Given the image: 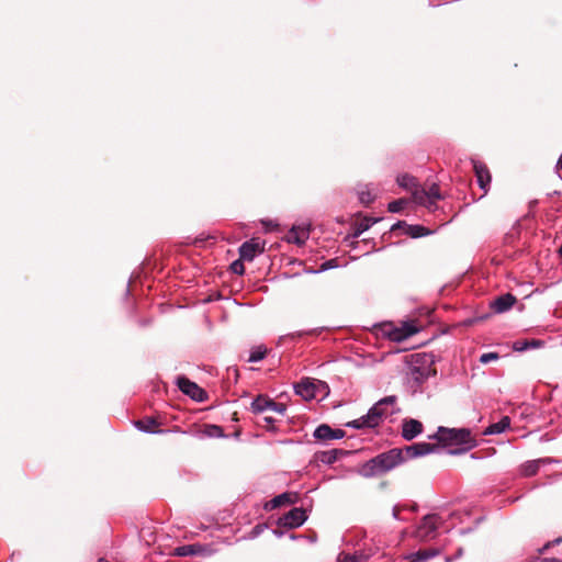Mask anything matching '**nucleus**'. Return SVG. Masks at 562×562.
<instances>
[{
    "label": "nucleus",
    "mask_w": 562,
    "mask_h": 562,
    "mask_svg": "<svg viewBox=\"0 0 562 562\" xmlns=\"http://www.w3.org/2000/svg\"><path fill=\"white\" fill-rule=\"evenodd\" d=\"M337 267V263H336V260L335 259H330V260H326L325 262H323L319 267L318 270H316L315 272H324V271H327L329 269H334Z\"/></svg>",
    "instance_id": "nucleus-34"
},
{
    "label": "nucleus",
    "mask_w": 562,
    "mask_h": 562,
    "mask_svg": "<svg viewBox=\"0 0 562 562\" xmlns=\"http://www.w3.org/2000/svg\"><path fill=\"white\" fill-rule=\"evenodd\" d=\"M401 222L394 224L392 227H391V231H394L397 226H400Z\"/></svg>",
    "instance_id": "nucleus-43"
},
{
    "label": "nucleus",
    "mask_w": 562,
    "mask_h": 562,
    "mask_svg": "<svg viewBox=\"0 0 562 562\" xmlns=\"http://www.w3.org/2000/svg\"><path fill=\"white\" fill-rule=\"evenodd\" d=\"M439 554V550L437 549H426L419 550L416 552H412L406 557L408 562H426L431 558H435Z\"/></svg>",
    "instance_id": "nucleus-19"
},
{
    "label": "nucleus",
    "mask_w": 562,
    "mask_h": 562,
    "mask_svg": "<svg viewBox=\"0 0 562 562\" xmlns=\"http://www.w3.org/2000/svg\"><path fill=\"white\" fill-rule=\"evenodd\" d=\"M359 199H360L361 203L369 204L373 201L374 198L371 195L370 192L361 191L359 193Z\"/></svg>",
    "instance_id": "nucleus-35"
},
{
    "label": "nucleus",
    "mask_w": 562,
    "mask_h": 562,
    "mask_svg": "<svg viewBox=\"0 0 562 562\" xmlns=\"http://www.w3.org/2000/svg\"><path fill=\"white\" fill-rule=\"evenodd\" d=\"M562 541V538H557L552 542H548L544 544L541 549H539V553H543L548 548H550L552 544H559Z\"/></svg>",
    "instance_id": "nucleus-36"
},
{
    "label": "nucleus",
    "mask_w": 562,
    "mask_h": 562,
    "mask_svg": "<svg viewBox=\"0 0 562 562\" xmlns=\"http://www.w3.org/2000/svg\"><path fill=\"white\" fill-rule=\"evenodd\" d=\"M540 459L528 460L521 469V472L525 476H531L537 473L539 469Z\"/></svg>",
    "instance_id": "nucleus-26"
},
{
    "label": "nucleus",
    "mask_w": 562,
    "mask_h": 562,
    "mask_svg": "<svg viewBox=\"0 0 562 562\" xmlns=\"http://www.w3.org/2000/svg\"><path fill=\"white\" fill-rule=\"evenodd\" d=\"M404 460L405 459H368L359 470V473L368 477L380 475L400 465Z\"/></svg>",
    "instance_id": "nucleus-4"
},
{
    "label": "nucleus",
    "mask_w": 562,
    "mask_h": 562,
    "mask_svg": "<svg viewBox=\"0 0 562 562\" xmlns=\"http://www.w3.org/2000/svg\"><path fill=\"white\" fill-rule=\"evenodd\" d=\"M265 528H266V526H265V525H257V526H255V527L252 528V530H251V535H252V537H257L258 535H260V533H261V531H262Z\"/></svg>",
    "instance_id": "nucleus-37"
},
{
    "label": "nucleus",
    "mask_w": 562,
    "mask_h": 562,
    "mask_svg": "<svg viewBox=\"0 0 562 562\" xmlns=\"http://www.w3.org/2000/svg\"><path fill=\"white\" fill-rule=\"evenodd\" d=\"M337 459H331V458H328V459H322V461L326 464H333Z\"/></svg>",
    "instance_id": "nucleus-42"
},
{
    "label": "nucleus",
    "mask_w": 562,
    "mask_h": 562,
    "mask_svg": "<svg viewBox=\"0 0 562 562\" xmlns=\"http://www.w3.org/2000/svg\"><path fill=\"white\" fill-rule=\"evenodd\" d=\"M201 434L209 438H221L224 436V430L221 426L214 424H205L202 426Z\"/></svg>",
    "instance_id": "nucleus-23"
},
{
    "label": "nucleus",
    "mask_w": 562,
    "mask_h": 562,
    "mask_svg": "<svg viewBox=\"0 0 562 562\" xmlns=\"http://www.w3.org/2000/svg\"><path fill=\"white\" fill-rule=\"evenodd\" d=\"M346 432L340 428H331L327 424H322L314 430V438L324 445L329 443L333 440L341 439L344 438Z\"/></svg>",
    "instance_id": "nucleus-10"
},
{
    "label": "nucleus",
    "mask_w": 562,
    "mask_h": 562,
    "mask_svg": "<svg viewBox=\"0 0 562 562\" xmlns=\"http://www.w3.org/2000/svg\"><path fill=\"white\" fill-rule=\"evenodd\" d=\"M376 221V218L371 217L363 218L360 223H358L353 233V237H359L362 233L368 231Z\"/></svg>",
    "instance_id": "nucleus-25"
},
{
    "label": "nucleus",
    "mask_w": 562,
    "mask_h": 562,
    "mask_svg": "<svg viewBox=\"0 0 562 562\" xmlns=\"http://www.w3.org/2000/svg\"><path fill=\"white\" fill-rule=\"evenodd\" d=\"M402 508H403V507H401V506H398V505H396V506H394V507H393V517H394L395 519H400V516H398V515H400V510H401Z\"/></svg>",
    "instance_id": "nucleus-38"
},
{
    "label": "nucleus",
    "mask_w": 562,
    "mask_h": 562,
    "mask_svg": "<svg viewBox=\"0 0 562 562\" xmlns=\"http://www.w3.org/2000/svg\"><path fill=\"white\" fill-rule=\"evenodd\" d=\"M515 302H516V297L513 294L507 293V294L498 296L492 303V308L496 313H504V312L508 311L509 308H512L513 305L515 304Z\"/></svg>",
    "instance_id": "nucleus-16"
},
{
    "label": "nucleus",
    "mask_w": 562,
    "mask_h": 562,
    "mask_svg": "<svg viewBox=\"0 0 562 562\" xmlns=\"http://www.w3.org/2000/svg\"><path fill=\"white\" fill-rule=\"evenodd\" d=\"M441 198L440 189L436 183H432L428 190L420 187L416 188V190L413 192L414 202L427 207L430 211L436 209V202Z\"/></svg>",
    "instance_id": "nucleus-5"
},
{
    "label": "nucleus",
    "mask_w": 562,
    "mask_h": 562,
    "mask_svg": "<svg viewBox=\"0 0 562 562\" xmlns=\"http://www.w3.org/2000/svg\"><path fill=\"white\" fill-rule=\"evenodd\" d=\"M396 181L400 187L409 190L412 193L414 190H416V188H420L416 178L407 173L400 175Z\"/></svg>",
    "instance_id": "nucleus-22"
},
{
    "label": "nucleus",
    "mask_w": 562,
    "mask_h": 562,
    "mask_svg": "<svg viewBox=\"0 0 562 562\" xmlns=\"http://www.w3.org/2000/svg\"><path fill=\"white\" fill-rule=\"evenodd\" d=\"M441 521V518L436 514L426 515L415 531L416 537L420 540L434 538Z\"/></svg>",
    "instance_id": "nucleus-7"
},
{
    "label": "nucleus",
    "mask_w": 562,
    "mask_h": 562,
    "mask_svg": "<svg viewBox=\"0 0 562 562\" xmlns=\"http://www.w3.org/2000/svg\"><path fill=\"white\" fill-rule=\"evenodd\" d=\"M499 358V355L497 352H486L481 355L480 362L483 364H487L491 361L497 360Z\"/></svg>",
    "instance_id": "nucleus-33"
},
{
    "label": "nucleus",
    "mask_w": 562,
    "mask_h": 562,
    "mask_svg": "<svg viewBox=\"0 0 562 562\" xmlns=\"http://www.w3.org/2000/svg\"><path fill=\"white\" fill-rule=\"evenodd\" d=\"M243 261H244V260H243L241 258H239V259H237V260L233 261V262L231 263V270H232V272H234V273H236V274H239V276L244 274V272H245V266H244V262H243Z\"/></svg>",
    "instance_id": "nucleus-30"
},
{
    "label": "nucleus",
    "mask_w": 562,
    "mask_h": 562,
    "mask_svg": "<svg viewBox=\"0 0 562 562\" xmlns=\"http://www.w3.org/2000/svg\"><path fill=\"white\" fill-rule=\"evenodd\" d=\"M432 363V359L426 353H415L412 356V366L407 372L406 383L413 394L420 393L424 383L436 374Z\"/></svg>",
    "instance_id": "nucleus-2"
},
{
    "label": "nucleus",
    "mask_w": 562,
    "mask_h": 562,
    "mask_svg": "<svg viewBox=\"0 0 562 562\" xmlns=\"http://www.w3.org/2000/svg\"><path fill=\"white\" fill-rule=\"evenodd\" d=\"M404 204H405L404 200H402V199L395 200V201H392L389 203L387 210L391 213H397L403 210Z\"/></svg>",
    "instance_id": "nucleus-32"
},
{
    "label": "nucleus",
    "mask_w": 562,
    "mask_h": 562,
    "mask_svg": "<svg viewBox=\"0 0 562 562\" xmlns=\"http://www.w3.org/2000/svg\"><path fill=\"white\" fill-rule=\"evenodd\" d=\"M316 331V329H313V330H310V331H297L295 334H292V336H297V337H301L302 335L304 334H314Z\"/></svg>",
    "instance_id": "nucleus-39"
},
{
    "label": "nucleus",
    "mask_w": 562,
    "mask_h": 562,
    "mask_svg": "<svg viewBox=\"0 0 562 562\" xmlns=\"http://www.w3.org/2000/svg\"><path fill=\"white\" fill-rule=\"evenodd\" d=\"M306 519V512L302 508L294 507L278 519V526L290 529L299 528Z\"/></svg>",
    "instance_id": "nucleus-9"
},
{
    "label": "nucleus",
    "mask_w": 562,
    "mask_h": 562,
    "mask_svg": "<svg viewBox=\"0 0 562 562\" xmlns=\"http://www.w3.org/2000/svg\"><path fill=\"white\" fill-rule=\"evenodd\" d=\"M559 251H560V254L562 255V247L560 248V250H559Z\"/></svg>",
    "instance_id": "nucleus-46"
},
{
    "label": "nucleus",
    "mask_w": 562,
    "mask_h": 562,
    "mask_svg": "<svg viewBox=\"0 0 562 562\" xmlns=\"http://www.w3.org/2000/svg\"><path fill=\"white\" fill-rule=\"evenodd\" d=\"M351 451L347 449H331L329 451L323 452L321 457H347Z\"/></svg>",
    "instance_id": "nucleus-29"
},
{
    "label": "nucleus",
    "mask_w": 562,
    "mask_h": 562,
    "mask_svg": "<svg viewBox=\"0 0 562 562\" xmlns=\"http://www.w3.org/2000/svg\"><path fill=\"white\" fill-rule=\"evenodd\" d=\"M177 385L183 394L188 395L195 402L202 403L207 398L206 392L195 382L189 380L186 376H178Z\"/></svg>",
    "instance_id": "nucleus-8"
},
{
    "label": "nucleus",
    "mask_w": 562,
    "mask_h": 562,
    "mask_svg": "<svg viewBox=\"0 0 562 562\" xmlns=\"http://www.w3.org/2000/svg\"><path fill=\"white\" fill-rule=\"evenodd\" d=\"M295 393L304 400H312L315 397V386L312 382L301 381L295 386Z\"/></svg>",
    "instance_id": "nucleus-20"
},
{
    "label": "nucleus",
    "mask_w": 562,
    "mask_h": 562,
    "mask_svg": "<svg viewBox=\"0 0 562 562\" xmlns=\"http://www.w3.org/2000/svg\"><path fill=\"white\" fill-rule=\"evenodd\" d=\"M250 409L255 414H260L266 411H273L280 415H284L286 406L283 403L276 402L268 396L258 395L250 404Z\"/></svg>",
    "instance_id": "nucleus-6"
},
{
    "label": "nucleus",
    "mask_w": 562,
    "mask_h": 562,
    "mask_svg": "<svg viewBox=\"0 0 562 562\" xmlns=\"http://www.w3.org/2000/svg\"><path fill=\"white\" fill-rule=\"evenodd\" d=\"M429 438L436 442H418L405 448V456L401 449H391L376 457H425L430 453H441V449L448 454H465L479 445L477 438L472 430L465 427L448 428L439 426L437 431Z\"/></svg>",
    "instance_id": "nucleus-1"
},
{
    "label": "nucleus",
    "mask_w": 562,
    "mask_h": 562,
    "mask_svg": "<svg viewBox=\"0 0 562 562\" xmlns=\"http://www.w3.org/2000/svg\"><path fill=\"white\" fill-rule=\"evenodd\" d=\"M263 422L267 424V425H272L274 423V419L272 417H263Z\"/></svg>",
    "instance_id": "nucleus-40"
},
{
    "label": "nucleus",
    "mask_w": 562,
    "mask_h": 562,
    "mask_svg": "<svg viewBox=\"0 0 562 562\" xmlns=\"http://www.w3.org/2000/svg\"><path fill=\"white\" fill-rule=\"evenodd\" d=\"M266 356V349L262 347H258L254 349L248 358V362L255 363L261 361Z\"/></svg>",
    "instance_id": "nucleus-28"
},
{
    "label": "nucleus",
    "mask_w": 562,
    "mask_h": 562,
    "mask_svg": "<svg viewBox=\"0 0 562 562\" xmlns=\"http://www.w3.org/2000/svg\"><path fill=\"white\" fill-rule=\"evenodd\" d=\"M238 251L239 257L243 260L251 261L258 254H261L263 251V247L260 245L258 240L250 239L248 241L243 243Z\"/></svg>",
    "instance_id": "nucleus-12"
},
{
    "label": "nucleus",
    "mask_w": 562,
    "mask_h": 562,
    "mask_svg": "<svg viewBox=\"0 0 562 562\" xmlns=\"http://www.w3.org/2000/svg\"><path fill=\"white\" fill-rule=\"evenodd\" d=\"M296 501V494L294 493H282L280 495H277L276 497H273L272 499H270L269 502H267L265 504V509L266 510H273L278 507H281L283 505H290V504H293L295 503Z\"/></svg>",
    "instance_id": "nucleus-14"
},
{
    "label": "nucleus",
    "mask_w": 562,
    "mask_h": 562,
    "mask_svg": "<svg viewBox=\"0 0 562 562\" xmlns=\"http://www.w3.org/2000/svg\"><path fill=\"white\" fill-rule=\"evenodd\" d=\"M423 431V424L417 419H407L402 425V436L406 440H412Z\"/></svg>",
    "instance_id": "nucleus-13"
},
{
    "label": "nucleus",
    "mask_w": 562,
    "mask_h": 562,
    "mask_svg": "<svg viewBox=\"0 0 562 562\" xmlns=\"http://www.w3.org/2000/svg\"><path fill=\"white\" fill-rule=\"evenodd\" d=\"M558 165L560 166L561 170H562V156L560 157L559 161H558Z\"/></svg>",
    "instance_id": "nucleus-45"
},
{
    "label": "nucleus",
    "mask_w": 562,
    "mask_h": 562,
    "mask_svg": "<svg viewBox=\"0 0 562 562\" xmlns=\"http://www.w3.org/2000/svg\"><path fill=\"white\" fill-rule=\"evenodd\" d=\"M190 546H192L191 555H210V554H212V549L206 544L191 543Z\"/></svg>",
    "instance_id": "nucleus-27"
},
{
    "label": "nucleus",
    "mask_w": 562,
    "mask_h": 562,
    "mask_svg": "<svg viewBox=\"0 0 562 562\" xmlns=\"http://www.w3.org/2000/svg\"><path fill=\"white\" fill-rule=\"evenodd\" d=\"M540 562H562V561L559 559H555V558H549V559H543Z\"/></svg>",
    "instance_id": "nucleus-41"
},
{
    "label": "nucleus",
    "mask_w": 562,
    "mask_h": 562,
    "mask_svg": "<svg viewBox=\"0 0 562 562\" xmlns=\"http://www.w3.org/2000/svg\"><path fill=\"white\" fill-rule=\"evenodd\" d=\"M191 553H192V546H190V544L180 546L173 550V554L177 557H189V555H191Z\"/></svg>",
    "instance_id": "nucleus-31"
},
{
    "label": "nucleus",
    "mask_w": 562,
    "mask_h": 562,
    "mask_svg": "<svg viewBox=\"0 0 562 562\" xmlns=\"http://www.w3.org/2000/svg\"><path fill=\"white\" fill-rule=\"evenodd\" d=\"M510 426V418L508 416H503L497 423L491 424L485 430L482 432L484 436L490 435H498L504 432Z\"/></svg>",
    "instance_id": "nucleus-18"
},
{
    "label": "nucleus",
    "mask_w": 562,
    "mask_h": 562,
    "mask_svg": "<svg viewBox=\"0 0 562 562\" xmlns=\"http://www.w3.org/2000/svg\"><path fill=\"white\" fill-rule=\"evenodd\" d=\"M472 164H473V169H474L477 184L484 191V193H486L490 188L491 180H492L490 170L484 164H482L477 160H472Z\"/></svg>",
    "instance_id": "nucleus-11"
},
{
    "label": "nucleus",
    "mask_w": 562,
    "mask_h": 562,
    "mask_svg": "<svg viewBox=\"0 0 562 562\" xmlns=\"http://www.w3.org/2000/svg\"><path fill=\"white\" fill-rule=\"evenodd\" d=\"M396 396L390 395L378 401L366 415L360 418L353 419L346 424V426L361 429V428H374L376 427L384 417L393 415L397 409L395 408Z\"/></svg>",
    "instance_id": "nucleus-3"
},
{
    "label": "nucleus",
    "mask_w": 562,
    "mask_h": 562,
    "mask_svg": "<svg viewBox=\"0 0 562 562\" xmlns=\"http://www.w3.org/2000/svg\"><path fill=\"white\" fill-rule=\"evenodd\" d=\"M406 234L412 238H419L431 234V232L422 225H408Z\"/></svg>",
    "instance_id": "nucleus-24"
},
{
    "label": "nucleus",
    "mask_w": 562,
    "mask_h": 562,
    "mask_svg": "<svg viewBox=\"0 0 562 562\" xmlns=\"http://www.w3.org/2000/svg\"><path fill=\"white\" fill-rule=\"evenodd\" d=\"M429 2H430V4H432V5H438V4H439L438 2H436V0H429Z\"/></svg>",
    "instance_id": "nucleus-44"
},
{
    "label": "nucleus",
    "mask_w": 562,
    "mask_h": 562,
    "mask_svg": "<svg viewBox=\"0 0 562 562\" xmlns=\"http://www.w3.org/2000/svg\"><path fill=\"white\" fill-rule=\"evenodd\" d=\"M134 426L139 431H143V432H146V434L164 432V430H161L159 428L160 427V423L156 418H154V417H145L143 419L136 420L134 423Z\"/></svg>",
    "instance_id": "nucleus-15"
},
{
    "label": "nucleus",
    "mask_w": 562,
    "mask_h": 562,
    "mask_svg": "<svg viewBox=\"0 0 562 562\" xmlns=\"http://www.w3.org/2000/svg\"><path fill=\"white\" fill-rule=\"evenodd\" d=\"M307 238L308 229L305 227L294 226L289 233V240L297 245H303Z\"/></svg>",
    "instance_id": "nucleus-21"
},
{
    "label": "nucleus",
    "mask_w": 562,
    "mask_h": 562,
    "mask_svg": "<svg viewBox=\"0 0 562 562\" xmlns=\"http://www.w3.org/2000/svg\"><path fill=\"white\" fill-rule=\"evenodd\" d=\"M371 555V552L364 550H358L353 553L340 552L337 562H366Z\"/></svg>",
    "instance_id": "nucleus-17"
}]
</instances>
